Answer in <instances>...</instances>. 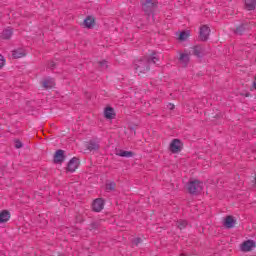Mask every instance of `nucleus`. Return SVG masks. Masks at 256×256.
Here are the masks:
<instances>
[{"label":"nucleus","mask_w":256,"mask_h":256,"mask_svg":"<svg viewBox=\"0 0 256 256\" xmlns=\"http://www.w3.org/2000/svg\"><path fill=\"white\" fill-rule=\"evenodd\" d=\"M11 37H13V28L12 27H7L6 29H4L1 34H0V38L4 39L6 41H8L9 39H11Z\"/></svg>","instance_id":"17"},{"label":"nucleus","mask_w":256,"mask_h":256,"mask_svg":"<svg viewBox=\"0 0 256 256\" xmlns=\"http://www.w3.org/2000/svg\"><path fill=\"white\" fill-rule=\"evenodd\" d=\"M211 33V28H209V26L207 25H202L200 27V31H199V39L200 41H209V35Z\"/></svg>","instance_id":"10"},{"label":"nucleus","mask_w":256,"mask_h":256,"mask_svg":"<svg viewBox=\"0 0 256 256\" xmlns=\"http://www.w3.org/2000/svg\"><path fill=\"white\" fill-rule=\"evenodd\" d=\"M255 247H256V241L248 239L246 241H243L240 244V251H242V253H250V251L252 249H255Z\"/></svg>","instance_id":"6"},{"label":"nucleus","mask_w":256,"mask_h":256,"mask_svg":"<svg viewBox=\"0 0 256 256\" xmlns=\"http://www.w3.org/2000/svg\"><path fill=\"white\" fill-rule=\"evenodd\" d=\"M244 9L245 11H255L256 0H244Z\"/></svg>","instance_id":"20"},{"label":"nucleus","mask_w":256,"mask_h":256,"mask_svg":"<svg viewBox=\"0 0 256 256\" xmlns=\"http://www.w3.org/2000/svg\"><path fill=\"white\" fill-rule=\"evenodd\" d=\"M244 96L245 97H251V93L247 92Z\"/></svg>","instance_id":"36"},{"label":"nucleus","mask_w":256,"mask_h":256,"mask_svg":"<svg viewBox=\"0 0 256 256\" xmlns=\"http://www.w3.org/2000/svg\"><path fill=\"white\" fill-rule=\"evenodd\" d=\"M5 57L0 54V69H3L5 67Z\"/></svg>","instance_id":"31"},{"label":"nucleus","mask_w":256,"mask_h":256,"mask_svg":"<svg viewBox=\"0 0 256 256\" xmlns=\"http://www.w3.org/2000/svg\"><path fill=\"white\" fill-rule=\"evenodd\" d=\"M79 165H81V161L79 160V158L73 157L69 160L66 166V171H68L69 173H75V171L79 169Z\"/></svg>","instance_id":"7"},{"label":"nucleus","mask_w":256,"mask_h":256,"mask_svg":"<svg viewBox=\"0 0 256 256\" xmlns=\"http://www.w3.org/2000/svg\"><path fill=\"white\" fill-rule=\"evenodd\" d=\"M115 187H117V184L115 182H109L106 183V191H113L115 189Z\"/></svg>","instance_id":"26"},{"label":"nucleus","mask_w":256,"mask_h":256,"mask_svg":"<svg viewBox=\"0 0 256 256\" xmlns=\"http://www.w3.org/2000/svg\"><path fill=\"white\" fill-rule=\"evenodd\" d=\"M133 67L136 70V73H147L151 69L149 60L146 57L135 61Z\"/></svg>","instance_id":"3"},{"label":"nucleus","mask_w":256,"mask_h":256,"mask_svg":"<svg viewBox=\"0 0 256 256\" xmlns=\"http://www.w3.org/2000/svg\"><path fill=\"white\" fill-rule=\"evenodd\" d=\"M222 115L221 114H216L215 116H213V119H221Z\"/></svg>","instance_id":"33"},{"label":"nucleus","mask_w":256,"mask_h":256,"mask_svg":"<svg viewBox=\"0 0 256 256\" xmlns=\"http://www.w3.org/2000/svg\"><path fill=\"white\" fill-rule=\"evenodd\" d=\"M130 131H134V135H135V133H136L135 127H130Z\"/></svg>","instance_id":"37"},{"label":"nucleus","mask_w":256,"mask_h":256,"mask_svg":"<svg viewBox=\"0 0 256 256\" xmlns=\"http://www.w3.org/2000/svg\"><path fill=\"white\" fill-rule=\"evenodd\" d=\"M252 87L256 90V76H255L254 81L252 83Z\"/></svg>","instance_id":"34"},{"label":"nucleus","mask_w":256,"mask_h":256,"mask_svg":"<svg viewBox=\"0 0 256 256\" xmlns=\"http://www.w3.org/2000/svg\"><path fill=\"white\" fill-rule=\"evenodd\" d=\"M95 23H96V21H95L94 16L88 15L82 22V26L84 29H94Z\"/></svg>","instance_id":"13"},{"label":"nucleus","mask_w":256,"mask_h":256,"mask_svg":"<svg viewBox=\"0 0 256 256\" xmlns=\"http://www.w3.org/2000/svg\"><path fill=\"white\" fill-rule=\"evenodd\" d=\"M179 62L182 63L183 67H187L191 61L189 54L181 53L179 56Z\"/></svg>","instance_id":"21"},{"label":"nucleus","mask_w":256,"mask_h":256,"mask_svg":"<svg viewBox=\"0 0 256 256\" xmlns=\"http://www.w3.org/2000/svg\"><path fill=\"white\" fill-rule=\"evenodd\" d=\"M140 3L142 5V11L148 17H151V15H153V13L155 12V9H157L158 7L157 2L153 0H141Z\"/></svg>","instance_id":"2"},{"label":"nucleus","mask_w":256,"mask_h":256,"mask_svg":"<svg viewBox=\"0 0 256 256\" xmlns=\"http://www.w3.org/2000/svg\"><path fill=\"white\" fill-rule=\"evenodd\" d=\"M169 151L173 155L181 153L183 151V141L179 138H174L169 144Z\"/></svg>","instance_id":"4"},{"label":"nucleus","mask_w":256,"mask_h":256,"mask_svg":"<svg viewBox=\"0 0 256 256\" xmlns=\"http://www.w3.org/2000/svg\"><path fill=\"white\" fill-rule=\"evenodd\" d=\"M86 148L88 151H99L101 149V145H99V142H96L95 140H90L87 142Z\"/></svg>","instance_id":"19"},{"label":"nucleus","mask_w":256,"mask_h":256,"mask_svg":"<svg viewBox=\"0 0 256 256\" xmlns=\"http://www.w3.org/2000/svg\"><path fill=\"white\" fill-rule=\"evenodd\" d=\"M191 37V30H183L178 35V41H187Z\"/></svg>","instance_id":"23"},{"label":"nucleus","mask_w":256,"mask_h":256,"mask_svg":"<svg viewBox=\"0 0 256 256\" xmlns=\"http://www.w3.org/2000/svg\"><path fill=\"white\" fill-rule=\"evenodd\" d=\"M116 155L118 157H125L126 159H129L131 157H135V152L127 151V150H123V149H118V150H116Z\"/></svg>","instance_id":"16"},{"label":"nucleus","mask_w":256,"mask_h":256,"mask_svg":"<svg viewBox=\"0 0 256 256\" xmlns=\"http://www.w3.org/2000/svg\"><path fill=\"white\" fill-rule=\"evenodd\" d=\"M98 63H99V67H102V69L103 68L107 69L108 66H107V61L106 60L100 61Z\"/></svg>","instance_id":"32"},{"label":"nucleus","mask_w":256,"mask_h":256,"mask_svg":"<svg viewBox=\"0 0 256 256\" xmlns=\"http://www.w3.org/2000/svg\"><path fill=\"white\" fill-rule=\"evenodd\" d=\"M237 223V219H235V216L228 215L223 220V225L225 229H233Z\"/></svg>","instance_id":"12"},{"label":"nucleus","mask_w":256,"mask_h":256,"mask_svg":"<svg viewBox=\"0 0 256 256\" xmlns=\"http://www.w3.org/2000/svg\"><path fill=\"white\" fill-rule=\"evenodd\" d=\"M146 59L148 60L149 65H151V63L155 65V63L159 61V58L157 57V52H152L149 57H146Z\"/></svg>","instance_id":"24"},{"label":"nucleus","mask_w":256,"mask_h":256,"mask_svg":"<svg viewBox=\"0 0 256 256\" xmlns=\"http://www.w3.org/2000/svg\"><path fill=\"white\" fill-rule=\"evenodd\" d=\"M101 227V222L99 221H93L88 225V230L89 231H97Z\"/></svg>","instance_id":"25"},{"label":"nucleus","mask_w":256,"mask_h":256,"mask_svg":"<svg viewBox=\"0 0 256 256\" xmlns=\"http://www.w3.org/2000/svg\"><path fill=\"white\" fill-rule=\"evenodd\" d=\"M132 243H133V245H135L136 247H139L140 243H143V239H141V237L134 238V239L132 240Z\"/></svg>","instance_id":"28"},{"label":"nucleus","mask_w":256,"mask_h":256,"mask_svg":"<svg viewBox=\"0 0 256 256\" xmlns=\"http://www.w3.org/2000/svg\"><path fill=\"white\" fill-rule=\"evenodd\" d=\"M250 30H251V23L249 21H244L236 27L234 33L236 35H244L246 31H250Z\"/></svg>","instance_id":"8"},{"label":"nucleus","mask_w":256,"mask_h":256,"mask_svg":"<svg viewBox=\"0 0 256 256\" xmlns=\"http://www.w3.org/2000/svg\"><path fill=\"white\" fill-rule=\"evenodd\" d=\"M27 55V52L23 48H17L12 51L13 59H21Z\"/></svg>","instance_id":"18"},{"label":"nucleus","mask_w":256,"mask_h":256,"mask_svg":"<svg viewBox=\"0 0 256 256\" xmlns=\"http://www.w3.org/2000/svg\"><path fill=\"white\" fill-rule=\"evenodd\" d=\"M48 69H51L52 71H53L54 69H57V63H55V61H50V62L48 63Z\"/></svg>","instance_id":"30"},{"label":"nucleus","mask_w":256,"mask_h":256,"mask_svg":"<svg viewBox=\"0 0 256 256\" xmlns=\"http://www.w3.org/2000/svg\"><path fill=\"white\" fill-rule=\"evenodd\" d=\"M40 84L43 89H53V85H55L51 77L44 78Z\"/></svg>","instance_id":"15"},{"label":"nucleus","mask_w":256,"mask_h":256,"mask_svg":"<svg viewBox=\"0 0 256 256\" xmlns=\"http://www.w3.org/2000/svg\"><path fill=\"white\" fill-rule=\"evenodd\" d=\"M102 209H105V199L104 198H96L92 202V211H94V213H101Z\"/></svg>","instance_id":"9"},{"label":"nucleus","mask_w":256,"mask_h":256,"mask_svg":"<svg viewBox=\"0 0 256 256\" xmlns=\"http://www.w3.org/2000/svg\"><path fill=\"white\" fill-rule=\"evenodd\" d=\"M254 185L256 186V176H255V183H254Z\"/></svg>","instance_id":"38"},{"label":"nucleus","mask_w":256,"mask_h":256,"mask_svg":"<svg viewBox=\"0 0 256 256\" xmlns=\"http://www.w3.org/2000/svg\"><path fill=\"white\" fill-rule=\"evenodd\" d=\"M177 227L180 230L185 229V227H187V220H179L177 222Z\"/></svg>","instance_id":"27"},{"label":"nucleus","mask_w":256,"mask_h":256,"mask_svg":"<svg viewBox=\"0 0 256 256\" xmlns=\"http://www.w3.org/2000/svg\"><path fill=\"white\" fill-rule=\"evenodd\" d=\"M192 54L194 55V57H197L198 59H203V57H205L206 52H205V47H203V45L198 44L193 46L192 48Z\"/></svg>","instance_id":"11"},{"label":"nucleus","mask_w":256,"mask_h":256,"mask_svg":"<svg viewBox=\"0 0 256 256\" xmlns=\"http://www.w3.org/2000/svg\"><path fill=\"white\" fill-rule=\"evenodd\" d=\"M14 147L16 149H21L23 147V142H21V140H19V139L15 140Z\"/></svg>","instance_id":"29"},{"label":"nucleus","mask_w":256,"mask_h":256,"mask_svg":"<svg viewBox=\"0 0 256 256\" xmlns=\"http://www.w3.org/2000/svg\"><path fill=\"white\" fill-rule=\"evenodd\" d=\"M104 117L111 121L117 117V113H115V109L113 107L106 106L104 108Z\"/></svg>","instance_id":"14"},{"label":"nucleus","mask_w":256,"mask_h":256,"mask_svg":"<svg viewBox=\"0 0 256 256\" xmlns=\"http://www.w3.org/2000/svg\"><path fill=\"white\" fill-rule=\"evenodd\" d=\"M204 185L203 181L197 179L190 180L187 182V191L190 195L197 197L203 191Z\"/></svg>","instance_id":"1"},{"label":"nucleus","mask_w":256,"mask_h":256,"mask_svg":"<svg viewBox=\"0 0 256 256\" xmlns=\"http://www.w3.org/2000/svg\"><path fill=\"white\" fill-rule=\"evenodd\" d=\"M11 219V212L9 210H2L0 212V223H7Z\"/></svg>","instance_id":"22"},{"label":"nucleus","mask_w":256,"mask_h":256,"mask_svg":"<svg viewBox=\"0 0 256 256\" xmlns=\"http://www.w3.org/2000/svg\"><path fill=\"white\" fill-rule=\"evenodd\" d=\"M169 108H170L171 111H173V109H175V104H171V103H170V104H169Z\"/></svg>","instance_id":"35"},{"label":"nucleus","mask_w":256,"mask_h":256,"mask_svg":"<svg viewBox=\"0 0 256 256\" xmlns=\"http://www.w3.org/2000/svg\"><path fill=\"white\" fill-rule=\"evenodd\" d=\"M65 159H67V155H65V150L58 149L55 151L53 156V163L55 165H61L65 162Z\"/></svg>","instance_id":"5"}]
</instances>
